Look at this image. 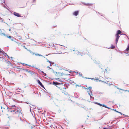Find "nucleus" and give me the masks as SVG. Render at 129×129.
Listing matches in <instances>:
<instances>
[{
	"instance_id": "1",
	"label": "nucleus",
	"mask_w": 129,
	"mask_h": 129,
	"mask_svg": "<svg viewBox=\"0 0 129 129\" xmlns=\"http://www.w3.org/2000/svg\"><path fill=\"white\" fill-rule=\"evenodd\" d=\"M21 111V109L19 108L13 110L12 108H10L8 110L9 113H11V115H13V116L14 117L23 116Z\"/></svg>"
},
{
	"instance_id": "2",
	"label": "nucleus",
	"mask_w": 129,
	"mask_h": 129,
	"mask_svg": "<svg viewBox=\"0 0 129 129\" xmlns=\"http://www.w3.org/2000/svg\"><path fill=\"white\" fill-rule=\"evenodd\" d=\"M55 49L57 53L61 54L62 53L63 50L62 47L61 45H58L55 47Z\"/></svg>"
},
{
	"instance_id": "3",
	"label": "nucleus",
	"mask_w": 129,
	"mask_h": 129,
	"mask_svg": "<svg viewBox=\"0 0 129 129\" xmlns=\"http://www.w3.org/2000/svg\"><path fill=\"white\" fill-rule=\"evenodd\" d=\"M85 89L87 90V91L88 92V93L90 96V98H93V99H94V97L91 96V95H93L92 93V91L91 90L92 87H89L85 88Z\"/></svg>"
},
{
	"instance_id": "4",
	"label": "nucleus",
	"mask_w": 129,
	"mask_h": 129,
	"mask_svg": "<svg viewBox=\"0 0 129 129\" xmlns=\"http://www.w3.org/2000/svg\"><path fill=\"white\" fill-rule=\"evenodd\" d=\"M122 32L120 30H118L117 31V34L116 35V44L118 43L119 39L120 37V36L119 35V34H120Z\"/></svg>"
},
{
	"instance_id": "5",
	"label": "nucleus",
	"mask_w": 129,
	"mask_h": 129,
	"mask_svg": "<svg viewBox=\"0 0 129 129\" xmlns=\"http://www.w3.org/2000/svg\"><path fill=\"white\" fill-rule=\"evenodd\" d=\"M13 14L15 16H16L18 17H21V15L19 14V13H17L16 12H14L13 13Z\"/></svg>"
},
{
	"instance_id": "6",
	"label": "nucleus",
	"mask_w": 129,
	"mask_h": 129,
	"mask_svg": "<svg viewBox=\"0 0 129 129\" xmlns=\"http://www.w3.org/2000/svg\"><path fill=\"white\" fill-rule=\"evenodd\" d=\"M37 82L42 87L44 88V87L43 85L40 82V80L38 79L37 80Z\"/></svg>"
},
{
	"instance_id": "7",
	"label": "nucleus",
	"mask_w": 129,
	"mask_h": 129,
	"mask_svg": "<svg viewBox=\"0 0 129 129\" xmlns=\"http://www.w3.org/2000/svg\"><path fill=\"white\" fill-rule=\"evenodd\" d=\"M21 121V120L19 118L17 121H16L15 122V123H17L18 124H20V122Z\"/></svg>"
},
{
	"instance_id": "8",
	"label": "nucleus",
	"mask_w": 129,
	"mask_h": 129,
	"mask_svg": "<svg viewBox=\"0 0 129 129\" xmlns=\"http://www.w3.org/2000/svg\"><path fill=\"white\" fill-rule=\"evenodd\" d=\"M78 11H76L73 13V14L75 16H77L78 14Z\"/></svg>"
},
{
	"instance_id": "9",
	"label": "nucleus",
	"mask_w": 129,
	"mask_h": 129,
	"mask_svg": "<svg viewBox=\"0 0 129 129\" xmlns=\"http://www.w3.org/2000/svg\"><path fill=\"white\" fill-rule=\"evenodd\" d=\"M98 105H99L100 106H103V107H105V108H108V109H109V108L107 107L106 105H105L104 104H101L100 103H98L97 104Z\"/></svg>"
},
{
	"instance_id": "10",
	"label": "nucleus",
	"mask_w": 129,
	"mask_h": 129,
	"mask_svg": "<svg viewBox=\"0 0 129 129\" xmlns=\"http://www.w3.org/2000/svg\"><path fill=\"white\" fill-rule=\"evenodd\" d=\"M6 63L8 66H9L12 65L10 61H7L6 62Z\"/></svg>"
},
{
	"instance_id": "11",
	"label": "nucleus",
	"mask_w": 129,
	"mask_h": 129,
	"mask_svg": "<svg viewBox=\"0 0 129 129\" xmlns=\"http://www.w3.org/2000/svg\"><path fill=\"white\" fill-rule=\"evenodd\" d=\"M56 73L58 75L57 77H59V76H60L62 75V73H61L60 72H60H58L57 73V72H56Z\"/></svg>"
},
{
	"instance_id": "12",
	"label": "nucleus",
	"mask_w": 129,
	"mask_h": 129,
	"mask_svg": "<svg viewBox=\"0 0 129 129\" xmlns=\"http://www.w3.org/2000/svg\"><path fill=\"white\" fill-rule=\"evenodd\" d=\"M84 4L86 6H91L93 5L92 3H84Z\"/></svg>"
},
{
	"instance_id": "13",
	"label": "nucleus",
	"mask_w": 129,
	"mask_h": 129,
	"mask_svg": "<svg viewBox=\"0 0 129 129\" xmlns=\"http://www.w3.org/2000/svg\"><path fill=\"white\" fill-rule=\"evenodd\" d=\"M26 72H28L29 73H30L31 72V74H34V72H31L29 70H27L26 69Z\"/></svg>"
},
{
	"instance_id": "14",
	"label": "nucleus",
	"mask_w": 129,
	"mask_h": 129,
	"mask_svg": "<svg viewBox=\"0 0 129 129\" xmlns=\"http://www.w3.org/2000/svg\"><path fill=\"white\" fill-rule=\"evenodd\" d=\"M109 69H108V68L105 69V71H104V72H105L106 73H108V71H107L108 70V71H109Z\"/></svg>"
},
{
	"instance_id": "15",
	"label": "nucleus",
	"mask_w": 129,
	"mask_h": 129,
	"mask_svg": "<svg viewBox=\"0 0 129 129\" xmlns=\"http://www.w3.org/2000/svg\"><path fill=\"white\" fill-rule=\"evenodd\" d=\"M75 53L76 54H78L79 53H80V52L76 50L75 52Z\"/></svg>"
},
{
	"instance_id": "16",
	"label": "nucleus",
	"mask_w": 129,
	"mask_h": 129,
	"mask_svg": "<svg viewBox=\"0 0 129 129\" xmlns=\"http://www.w3.org/2000/svg\"><path fill=\"white\" fill-rule=\"evenodd\" d=\"M115 48V47L113 45H111V48L112 49H113L114 48Z\"/></svg>"
},
{
	"instance_id": "17",
	"label": "nucleus",
	"mask_w": 129,
	"mask_h": 129,
	"mask_svg": "<svg viewBox=\"0 0 129 129\" xmlns=\"http://www.w3.org/2000/svg\"><path fill=\"white\" fill-rule=\"evenodd\" d=\"M35 55H36V56H42V55L40 54H35Z\"/></svg>"
},
{
	"instance_id": "18",
	"label": "nucleus",
	"mask_w": 129,
	"mask_h": 129,
	"mask_svg": "<svg viewBox=\"0 0 129 129\" xmlns=\"http://www.w3.org/2000/svg\"><path fill=\"white\" fill-rule=\"evenodd\" d=\"M53 84L55 85L58 84L59 83L57 82H54Z\"/></svg>"
},
{
	"instance_id": "19",
	"label": "nucleus",
	"mask_w": 129,
	"mask_h": 129,
	"mask_svg": "<svg viewBox=\"0 0 129 129\" xmlns=\"http://www.w3.org/2000/svg\"><path fill=\"white\" fill-rule=\"evenodd\" d=\"M77 74L79 75L80 76H81L82 75V74H81L78 73H77Z\"/></svg>"
},
{
	"instance_id": "20",
	"label": "nucleus",
	"mask_w": 129,
	"mask_h": 129,
	"mask_svg": "<svg viewBox=\"0 0 129 129\" xmlns=\"http://www.w3.org/2000/svg\"><path fill=\"white\" fill-rule=\"evenodd\" d=\"M113 110L115 111L116 112H117V113H119V112L117 111L116 110V109H113Z\"/></svg>"
},
{
	"instance_id": "21",
	"label": "nucleus",
	"mask_w": 129,
	"mask_h": 129,
	"mask_svg": "<svg viewBox=\"0 0 129 129\" xmlns=\"http://www.w3.org/2000/svg\"><path fill=\"white\" fill-rule=\"evenodd\" d=\"M17 68V69H20V70H24V69H22L21 68Z\"/></svg>"
},
{
	"instance_id": "22",
	"label": "nucleus",
	"mask_w": 129,
	"mask_h": 129,
	"mask_svg": "<svg viewBox=\"0 0 129 129\" xmlns=\"http://www.w3.org/2000/svg\"><path fill=\"white\" fill-rule=\"evenodd\" d=\"M8 38H9L10 39H11V36H6Z\"/></svg>"
},
{
	"instance_id": "23",
	"label": "nucleus",
	"mask_w": 129,
	"mask_h": 129,
	"mask_svg": "<svg viewBox=\"0 0 129 129\" xmlns=\"http://www.w3.org/2000/svg\"><path fill=\"white\" fill-rule=\"evenodd\" d=\"M3 59V58L1 57H0V61H1Z\"/></svg>"
},
{
	"instance_id": "24",
	"label": "nucleus",
	"mask_w": 129,
	"mask_h": 129,
	"mask_svg": "<svg viewBox=\"0 0 129 129\" xmlns=\"http://www.w3.org/2000/svg\"><path fill=\"white\" fill-rule=\"evenodd\" d=\"M18 37H19V39H21V37H20V36H18Z\"/></svg>"
},
{
	"instance_id": "25",
	"label": "nucleus",
	"mask_w": 129,
	"mask_h": 129,
	"mask_svg": "<svg viewBox=\"0 0 129 129\" xmlns=\"http://www.w3.org/2000/svg\"><path fill=\"white\" fill-rule=\"evenodd\" d=\"M23 47L25 48V49H26L27 50V48H26V47H25L24 46H23Z\"/></svg>"
},
{
	"instance_id": "26",
	"label": "nucleus",
	"mask_w": 129,
	"mask_h": 129,
	"mask_svg": "<svg viewBox=\"0 0 129 129\" xmlns=\"http://www.w3.org/2000/svg\"><path fill=\"white\" fill-rule=\"evenodd\" d=\"M119 113L121 115H122V113H121V112H119V113Z\"/></svg>"
},
{
	"instance_id": "27",
	"label": "nucleus",
	"mask_w": 129,
	"mask_h": 129,
	"mask_svg": "<svg viewBox=\"0 0 129 129\" xmlns=\"http://www.w3.org/2000/svg\"><path fill=\"white\" fill-rule=\"evenodd\" d=\"M125 91H128V92H129V91H128L127 90H125Z\"/></svg>"
},
{
	"instance_id": "28",
	"label": "nucleus",
	"mask_w": 129,
	"mask_h": 129,
	"mask_svg": "<svg viewBox=\"0 0 129 129\" xmlns=\"http://www.w3.org/2000/svg\"><path fill=\"white\" fill-rule=\"evenodd\" d=\"M2 52L1 51V50H0V53H1Z\"/></svg>"
},
{
	"instance_id": "29",
	"label": "nucleus",
	"mask_w": 129,
	"mask_h": 129,
	"mask_svg": "<svg viewBox=\"0 0 129 129\" xmlns=\"http://www.w3.org/2000/svg\"><path fill=\"white\" fill-rule=\"evenodd\" d=\"M11 39V40L12 41H13V39Z\"/></svg>"
},
{
	"instance_id": "30",
	"label": "nucleus",
	"mask_w": 129,
	"mask_h": 129,
	"mask_svg": "<svg viewBox=\"0 0 129 129\" xmlns=\"http://www.w3.org/2000/svg\"><path fill=\"white\" fill-rule=\"evenodd\" d=\"M103 129H107L105 128H104Z\"/></svg>"
},
{
	"instance_id": "31",
	"label": "nucleus",
	"mask_w": 129,
	"mask_h": 129,
	"mask_svg": "<svg viewBox=\"0 0 129 129\" xmlns=\"http://www.w3.org/2000/svg\"><path fill=\"white\" fill-rule=\"evenodd\" d=\"M12 38H13V37H12Z\"/></svg>"
},
{
	"instance_id": "32",
	"label": "nucleus",
	"mask_w": 129,
	"mask_h": 129,
	"mask_svg": "<svg viewBox=\"0 0 129 129\" xmlns=\"http://www.w3.org/2000/svg\"><path fill=\"white\" fill-rule=\"evenodd\" d=\"M2 112H3V110L2 111Z\"/></svg>"
}]
</instances>
